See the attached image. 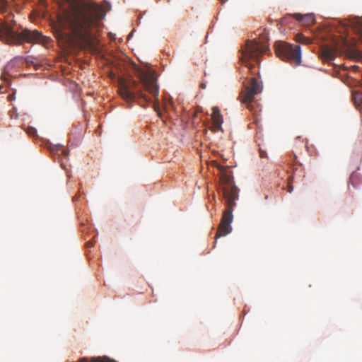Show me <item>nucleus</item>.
<instances>
[{
	"instance_id": "1",
	"label": "nucleus",
	"mask_w": 362,
	"mask_h": 362,
	"mask_svg": "<svg viewBox=\"0 0 362 362\" xmlns=\"http://www.w3.org/2000/svg\"><path fill=\"white\" fill-rule=\"evenodd\" d=\"M138 81L133 78H119L118 80V93L126 102L129 107L134 103L145 107L146 104L151 103L152 98L146 95L144 90L152 95L155 102L158 101V86L154 71L151 69L136 70Z\"/></svg>"
},
{
	"instance_id": "2",
	"label": "nucleus",
	"mask_w": 362,
	"mask_h": 362,
	"mask_svg": "<svg viewBox=\"0 0 362 362\" xmlns=\"http://www.w3.org/2000/svg\"><path fill=\"white\" fill-rule=\"evenodd\" d=\"M14 21L12 16H8L6 21L0 24V40L8 45H18L24 42L28 43H42L46 42L45 37L36 30L23 29L21 32L13 30Z\"/></svg>"
},
{
	"instance_id": "3",
	"label": "nucleus",
	"mask_w": 362,
	"mask_h": 362,
	"mask_svg": "<svg viewBox=\"0 0 362 362\" xmlns=\"http://www.w3.org/2000/svg\"><path fill=\"white\" fill-rule=\"evenodd\" d=\"M238 192L239 189L236 186H233L230 189L227 187L223 189V197L226 199L227 209L223 212L218 230L215 235L216 240L229 234L232 230L233 211L235 206V201L238 199Z\"/></svg>"
},
{
	"instance_id": "4",
	"label": "nucleus",
	"mask_w": 362,
	"mask_h": 362,
	"mask_svg": "<svg viewBox=\"0 0 362 362\" xmlns=\"http://www.w3.org/2000/svg\"><path fill=\"white\" fill-rule=\"evenodd\" d=\"M268 36L263 33H259V40H247L245 43V49L242 52L243 64L251 69L253 67L250 60H254L259 62V57L269 49L267 44Z\"/></svg>"
},
{
	"instance_id": "5",
	"label": "nucleus",
	"mask_w": 362,
	"mask_h": 362,
	"mask_svg": "<svg viewBox=\"0 0 362 362\" xmlns=\"http://www.w3.org/2000/svg\"><path fill=\"white\" fill-rule=\"evenodd\" d=\"M275 52L276 55L284 61H287L295 65H299L301 62L300 45L281 42L275 45Z\"/></svg>"
},
{
	"instance_id": "6",
	"label": "nucleus",
	"mask_w": 362,
	"mask_h": 362,
	"mask_svg": "<svg viewBox=\"0 0 362 362\" xmlns=\"http://www.w3.org/2000/svg\"><path fill=\"white\" fill-rule=\"evenodd\" d=\"M244 90L240 95V100L247 105V107L253 110L252 102L255 96L262 90V84L255 78H247L243 82Z\"/></svg>"
},
{
	"instance_id": "7",
	"label": "nucleus",
	"mask_w": 362,
	"mask_h": 362,
	"mask_svg": "<svg viewBox=\"0 0 362 362\" xmlns=\"http://www.w3.org/2000/svg\"><path fill=\"white\" fill-rule=\"evenodd\" d=\"M291 16H288L284 18L281 19V23L286 24L287 23V19L290 18ZM292 17H293L296 20L300 22L303 25L305 26H310L313 25L315 23V16L313 14L308 13L305 15H302L300 13H294L292 15Z\"/></svg>"
},
{
	"instance_id": "8",
	"label": "nucleus",
	"mask_w": 362,
	"mask_h": 362,
	"mask_svg": "<svg viewBox=\"0 0 362 362\" xmlns=\"http://www.w3.org/2000/svg\"><path fill=\"white\" fill-rule=\"evenodd\" d=\"M337 52L334 49L329 47H323L321 49V57L323 60L327 62H331L334 60L336 57Z\"/></svg>"
},
{
	"instance_id": "9",
	"label": "nucleus",
	"mask_w": 362,
	"mask_h": 362,
	"mask_svg": "<svg viewBox=\"0 0 362 362\" xmlns=\"http://www.w3.org/2000/svg\"><path fill=\"white\" fill-rule=\"evenodd\" d=\"M211 119L213 124L216 129H221L223 123V117L221 114L220 110L218 107H214L212 108Z\"/></svg>"
},
{
	"instance_id": "10",
	"label": "nucleus",
	"mask_w": 362,
	"mask_h": 362,
	"mask_svg": "<svg viewBox=\"0 0 362 362\" xmlns=\"http://www.w3.org/2000/svg\"><path fill=\"white\" fill-rule=\"evenodd\" d=\"M77 362H117L115 360L108 356H97V357H83L78 359Z\"/></svg>"
},
{
	"instance_id": "11",
	"label": "nucleus",
	"mask_w": 362,
	"mask_h": 362,
	"mask_svg": "<svg viewBox=\"0 0 362 362\" xmlns=\"http://www.w3.org/2000/svg\"><path fill=\"white\" fill-rule=\"evenodd\" d=\"M346 54L348 57L351 59H358L361 57L362 53L357 47L354 46H346Z\"/></svg>"
},
{
	"instance_id": "12",
	"label": "nucleus",
	"mask_w": 362,
	"mask_h": 362,
	"mask_svg": "<svg viewBox=\"0 0 362 362\" xmlns=\"http://www.w3.org/2000/svg\"><path fill=\"white\" fill-rule=\"evenodd\" d=\"M221 180L222 183L226 186L222 187V192L223 193V189L227 187L228 189H230L233 186H235L234 183H233V177L230 175L223 174L221 176Z\"/></svg>"
},
{
	"instance_id": "13",
	"label": "nucleus",
	"mask_w": 362,
	"mask_h": 362,
	"mask_svg": "<svg viewBox=\"0 0 362 362\" xmlns=\"http://www.w3.org/2000/svg\"><path fill=\"white\" fill-rule=\"evenodd\" d=\"M352 98L356 107L362 105V90L353 92Z\"/></svg>"
},
{
	"instance_id": "14",
	"label": "nucleus",
	"mask_w": 362,
	"mask_h": 362,
	"mask_svg": "<svg viewBox=\"0 0 362 362\" xmlns=\"http://www.w3.org/2000/svg\"><path fill=\"white\" fill-rule=\"evenodd\" d=\"M292 180H293V177L291 176V177H289L288 180L287 191L289 193H291L293 191V187L291 184Z\"/></svg>"
},
{
	"instance_id": "15",
	"label": "nucleus",
	"mask_w": 362,
	"mask_h": 362,
	"mask_svg": "<svg viewBox=\"0 0 362 362\" xmlns=\"http://www.w3.org/2000/svg\"><path fill=\"white\" fill-rule=\"evenodd\" d=\"M358 24H359V28H358L359 37L362 41V21H359Z\"/></svg>"
},
{
	"instance_id": "16",
	"label": "nucleus",
	"mask_w": 362,
	"mask_h": 362,
	"mask_svg": "<svg viewBox=\"0 0 362 362\" xmlns=\"http://www.w3.org/2000/svg\"><path fill=\"white\" fill-rule=\"evenodd\" d=\"M357 177V175L355 174V173H352L351 175L350 176V182L351 183V185L355 187L354 185V180Z\"/></svg>"
},
{
	"instance_id": "17",
	"label": "nucleus",
	"mask_w": 362,
	"mask_h": 362,
	"mask_svg": "<svg viewBox=\"0 0 362 362\" xmlns=\"http://www.w3.org/2000/svg\"><path fill=\"white\" fill-rule=\"evenodd\" d=\"M57 151H60L62 154H64L65 156L68 155V152L66 150L62 148V147H57Z\"/></svg>"
},
{
	"instance_id": "18",
	"label": "nucleus",
	"mask_w": 362,
	"mask_h": 362,
	"mask_svg": "<svg viewBox=\"0 0 362 362\" xmlns=\"http://www.w3.org/2000/svg\"><path fill=\"white\" fill-rule=\"evenodd\" d=\"M33 59V57L29 56V57H26L25 62L27 63H28V64L29 63H32L33 64V63H34Z\"/></svg>"
},
{
	"instance_id": "19",
	"label": "nucleus",
	"mask_w": 362,
	"mask_h": 362,
	"mask_svg": "<svg viewBox=\"0 0 362 362\" xmlns=\"http://www.w3.org/2000/svg\"><path fill=\"white\" fill-rule=\"evenodd\" d=\"M36 131L34 128H31L29 131H28V134H30V135H34L35 134Z\"/></svg>"
},
{
	"instance_id": "20",
	"label": "nucleus",
	"mask_w": 362,
	"mask_h": 362,
	"mask_svg": "<svg viewBox=\"0 0 362 362\" xmlns=\"http://www.w3.org/2000/svg\"><path fill=\"white\" fill-rule=\"evenodd\" d=\"M200 87H201L202 88H204L206 87V84H205V83H201V84H200Z\"/></svg>"
},
{
	"instance_id": "21",
	"label": "nucleus",
	"mask_w": 362,
	"mask_h": 362,
	"mask_svg": "<svg viewBox=\"0 0 362 362\" xmlns=\"http://www.w3.org/2000/svg\"><path fill=\"white\" fill-rule=\"evenodd\" d=\"M309 41H310L309 39H306V41H305V42L308 43Z\"/></svg>"
}]
</instances>
